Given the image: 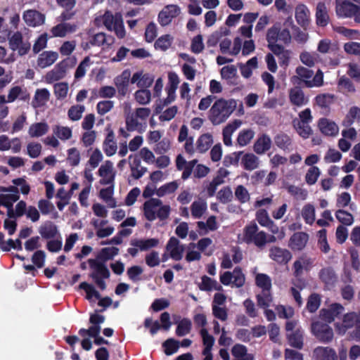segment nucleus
<instances>
[{"label": "nucleus", "instance_id": "f257e3e1", "mask_svg": "<svg viewBox=\"0 0 360 360\" xmlns=\"http://www.w3.org/2000/svg\"><path fill=\"white\" fill-rule=\"evenodd\" d=\"M237 103L233 99H217L209 111L208 118L214 125L220 124L226 121L236 110Z\"/></svg>", "mask_w": 360, "mask_h": 360}, {"label": "nucleus", "instance_id": "f03ea898", "mask_svg": "<svg viewBox=\"0 0 360 360\" xmlns=\"http://www.w3.org/2000/svg\"><path fill=\"white\" fill-rule=\"evenodd\" d=\"M313 75L314 72L311 70L303 66H298L295 70V75L291 77V82L297 84H300L302 82L309 88L321 86L323 84V72L318 70L313 79H310Z\"/></svg>", "mask_w": 360, "mask_h": 360}, {"label": "nucleus", "instance_id": "7ed1b4c3", "mask_svg": "<svg viewBox=\"0 0 360 360\" xmlns=\"http://www.w3.org/2000/svg\"><path fill=\"white\" fill-rule=\"evenodd\" d=\"M162 204V201L158 198H151L146 201L143 204L146 219L150 221H154L157 217L160 220L167 219L169 215L170 207Z\"/></svg>", "mask_w": 360, "mask_h": 360}, {"label": "nucleus", "instance_id": "20e7f679", "mask_svg": "<svg viewBox=\"0 0 360 360\" xmlns=\"http://www.w3.org/2000/svg\"><path fill=\"white\" fill-rule=\"evenodd\" d=\"M88 263L90 268L94 270L90 274V277L101 290H105L106 283L104 280L109 278L110 276V271L105 264L95 259H89Z\"/></svg>", "mask_w": 360, "mask_h": 360}, {"label": "nucleus", "instance_id": "39448f33", "mask_svg": "<svg viewBox=\"0 0 360 360\" xmlns=\"http://www.w3.org/2000/svg\"><path fill=\"white\" fill-rule=\"evenodd\" d=\"M311 333L322 342H330L334 338L333 328L327 323L321 321H314L311 326Z\"/></svg>", "mask_w": 360, "mask_h": 360}, {"label": "nucleus", "instance_id": "423d86ee", "mask_svg": "<svg viewBox=\"0 0 360 360\" xmlns=\"http://www.w3.org/2000/svg\"><path fill=\"white\" fill-rule=\"evenodd\" d=\"M335 326L336 331L341 335L345 334L349 328L353 327L360 328V311L344 314L342 323H336Z\"/></svg>", "mask_w": 360, "mask_h": 360}, {"label": "nucleus", "instance_id": "0eeeda50", "mask_svg": "<svg viewBox=\"0 0 360 360\" xmlns=\"http://www.w3.org/2000/svg\"><path fill=\"white\" fill-rule=\"evenodd\" d=\"M180 8L177 5H167L158 14V22L162 27L167 26L172 22L174 18L180 14Z\"/></svg>", "mask_w": 360, "mask_h": 360}, {"label": "nucleus", "instance_id": "6e6552de", "mask_svg": "<svg viewBox=\"0 0 360 360\" xmlns=\"http://www.w3.org/2000/svg\"><path fill=\"white\" fill-rule=\"evenodd\" d=\"M165 250L172 259L179 261L183 258L185 248L178 238L172 236L167 241Z\"/></svg>", "mask_w": 360, "mask_h": 360}, {"label": "nucleus", "instance_id": "1a4fd4ad", "mask_svg": "<svg viewBox=\"0 0 360 360\" xmlns=\"http://www.w3.org/2000/svg\"><path fill=\"white\" fill-rule=\"evenodd\" d=\"M130 77L131 72L129 70H124L120 75L114 79V83L117 89L118 98L121 99L127 94Z\"/></svg>", "mask_w": 360, "mask_h": 360}, {"label": "nucleus", "instance_id": "9d476101", "mask_svg": "<svg viewBox=\"0 0 360 360\" xmlns=\"http://www.w3.org/2000/svg\"><path fill=\"white\" fill-rule=\"evenodd\" d=\"M22 18L29 27H38L44 24L45 15L39 11L34 9H29L23 13Z\"/></svg>", "mask_w": 360, "mask_h": 360}, {"label": "nucleus", "instance_id": "9b49d317", "mask_svg": "<svg viewBox=\"0 0 360 360\" xmlns=\"http://www.w3.org/2000/svg\"><path fill=\"white\" fill-rule=\"evenodd\" d=\"M344 311V307L340 304L335 303L330 304L327 309H322L320 311V317L325 321L331 323L336 317Z\"/></svg>", "mask_w": 360, "mask_h": 360}, {"label": "nucleus", "instance_id": "f8f14e48", "mask_svg": "<svg viewBox=\"0 0 360 360\" xmlns=\"http://www.w3.org/2000/svg\"><path fill=\"white\" fill-rule=\"evenodd\" d=\"M357 6L348 1L336 0V13L339 16L354 17L357 11Z\"/></svg>", "mask_w": 360, "mask_h": 360}, {"label": "nucleus", "instance_id": "ddd939ff", "mask_svg": "<svg viewBox=\"0 0 360 360\" xmlns=\"http://www.w3.org/2000/svg\"><path fill=\"white\" fill-rule=\"evenodd\" d=\"M269 257L279 264H287L292 258L291 253L286 249L273 246L269 249Z\"/></svg>", "mask_w": 360, "mask_h": 360}, {"label": "nucleus", "instance_id": "4468645a", "mask_svg": "<svg viewBox=\"0 0 360 360\" xmlns=\"http://www.w3.org/2000/svg\"><path fill=\"white\" fill-rule=\"evenodd\" d=\"M67 67L66 60L59 62L52 70L46 74V80L49 82H53L63 79L65 76Z\"/></svg>", "mask_w": 360, "mask_h": 360}, {"label": "nucleus", "instance_id": "2eb2a0df", "mask_svg": "<svg viewBox=\"0 0 360 360\" xmlns=\"http://www.w3.org/2000/svg\"><path fill=\"white\" fill-rule=\"evenodd\" d=\"M58 58V53L56 51H46L39 54L37 58V65L41 68H45L53 64Z\"/></svg>", "mask_w": 360, "mask_h": 360}, {"label": "nucleus", "instance_id": "dca6fc26", "mask_svg": "<svg viewBox=\"0 0 360 360\" xmlns=\"http://www.w3.org/2000/svg\"><path fill=\"white\" fill-rule=\"evenodd\" d=\"M257 226H249V242L251 241L260 249L264 248L267 243L266 235L264 232L260 231L257 233L252 234L257 231Z\"/></svg>", "mask_w": 360, "mask_h": 360}, {"label": "nucleus", "instance_id": "f3484780", "mask_svg": "<svg viewBox=\"0 0 360 360\" xmlns=\"http://www.w3.org/2000/svg\"><path fill=\"white\" fill-rule=\"evenodd\" d=\"M159 243V239L155 238L134 239L131 241V245L138 248L141 251H148L151 248H156Z\"/></svg>", "mask_w": 360, "mask_h": 360}, {"label": "nucleus", "instance_id": "a211bd4d", "mask_svg": "<svg viewBox=\"0 0 360 360\" xmlns=\"http://www.w3.org/2000/svg\"><path fill=\"white\" fill-rule=\"evenodd\" d=\"M39 233L43 238L48 240L54 238L58 235V231L56 224L51 221H47L39 227Z\"/></svg>", "mask_w": 360, "mask_h": 360}, {"label": "nucleus", "instance_id": "6ab92c4d", "mask_svg": "<svg viewBox=\"0 0 360 360\" xmlns=\"http://www.w3.org/2000/svg\"><path fill=\"white\" fill-rule=\"evenodd\" d=\"M103 149L105 155L108 157L113 155L117 149V143L115 141V134L110 129L103 141Z\"/></svg>", "mask_w": 360, "mask_h": 360}, {"label": "nucleus", "instance_id": "aec40b11", "mask_svg": "<svg viewBox=\"0 0 360 360\" xmlns=\"http://www.w3.org/2000/svg\"><path fill=\"white\" fill-rule=\"evenodd\" d=\"M318 125L321 132L327 136H335L338 132V125L327 118L321 119Z\"/></svg>", "mask_w": 360, "mask_h": 360}, {"label": "nucleus", "instance_id": "412c9836", "mask_svg": "<svg viewBox=\"0 0 360 360\" xmlns=\"http://www.w3.org/2000/svg\"><path fill=\"white\" fill-rule=\"evenodd\" d=\"M307 240V234L302 232L295 233L290 238L289 245L293 250H301L305 247Z\"/></svg>", "mask_w": 360, "mask_h": 360}, {"label": "nucleus", "instance_id": "4be33fe9", "mask_svg": "<svg viewBox=\"0 0 360 360\" xmlns=\"http://www.w3.org/2000/svg\"><path fill=\"white\" fill-rule=\"evenodd\" d=\"M49 98L50 93L47 89H37L32 101V105L35 108L41 107L45 105Z\"/></svg>", "mask_w": 360, "mask_h": 360}, {"label": "nucleus", "instance_id": "5701e85b", "mask_svg": "<svg viewBox=\"0 0 360 360\" xmlns=\"http://www.w3.org/2000/svg\"><path fill=\"white\" fill-rule=\"evenodd\" d=\"M316 24L319 26L325 27L328 25L330 18L324 3L319 2L316 9Z\"/></svg>", "mask_w": 360, "mask_h": 360}, {"label": "nucleus", "instance_id": "b1692460", "mask_svg": "<svg viewBox=\"0 0 360 360\" xmlns=\"http://www.w3.org/2000/svg\"><path fill=\"white\" fill-rule=\"evenodd\" d=\"M319 277L328 288L334 286L337 282L336 274L331 267H327L321 269L319 273Z\"/></svg>", "mask_w": 360, "mask_h": 360}, {"label": "nucleus", "instance_id": "393cba45", "mask_svg": "<svg viewBox=\"0 0 360 360\" xmlns=\"http://www.w3.org/2000/svg\"><path fill=\"white\" fill-rule=\"evenodd\" d=\"M316 360H336L335 351L329 347H319L314 350Z\"/></svg>", "mask_w": 360, "mask_h": 360}, {"label": "nucleus", "instance_id": "a878e982", "mask_svg": "<svg viewBox=\"0 0 360 360\" xmlns=\"http://www.w3.org/2000/svg\"><path fill=\"white\" fill-rule=\"evenodd\" d=\"M289 98L290 102L297 106H300L307 102L304 91L297 86L290 90Z\"/></svg>", "mask_w": 360, "mask_h": 360}, {"label": "nucleus", "instance_id": "bb28decb", "mask_svg": "<svg viewBox=\"0 0 360 360\" xmlns=\"http://www.w3.org/2000/svg\"><path fill=\"white\" fill-rule=\"evenodd\" d=\"M75 30V25L70 23H60L53 27L51 32L53 37H64L68 32H72Z\"/></svg>", "mask_w": 360, "mask_h": 360}, {"label": "nucleus", "instance_id": "cd10ccee", "mask_svg": "<svg viewBox=\"0 0 360 360\" xmlns=\"http://www.w3.org/2000/svg\"><path fill=\"white\" fill-rule=\"evenodd\" d=\"M198 287L199 289L202 291H211L212 290H221L222 289V287L217 281L205 275L202 276L201 283L199 284Z\"/></svg>", "mask_w": 360, "mask_h": 360}, {"label": "nucleus", "instance_id": "c85d7f7f", "mask_svg": "<svg viewBox=\"0 0 360 360\" xmlns=\"http://www.w3.org/2000/svg\"><path fill=\"white\" fill-rule=\"evenodd\" d=\"M49 131V125L46 122H37L32 124L28 130L30 137H40L46 134Z\"/></svg>", "mask_w": 360, "mask_h": 360}, {"label": "nucleus", "instance_id": "c756f323", "mask_svg": "<svg viewBox=\"0 0 360 360\" xmlns=\"http://www.w3.org/2000/svg\"><path fill=\"white\" fill-rule=\"evenodd\" d=\"M212 136L210 134H204L201 135L197 140L196 149L200 153H205L212 144Z\"/></svg>", "mask_w": 360, "mask_h": 360}, {"label": "nucleus", "instance_id": "7c9ffc66", "mask_svg": "<svg viewBox=\"0 0 360 360\" xmlns=\"http://www.w3.org/2000/svg\"><path fill=\"white\" fill-rule=\"evenodd\" d=\"M295 18L301 26L304 27L308 24L309 10L304 4H300L296 7Z\"/></svg>", "mask_w": 360, "mask_h": 360}, {"label": "nucleus", "instance_id": "2f4dec72", "mask_svg": "<svg viewBox=\"0 0 360 360\" xmlns=\"http://www.w3.org/2000/svg\"><path fill=\"white\" fill-rule=\"evenodd\" d=\"M271 143L270 138L264 134L257 140L254 145V150L257 154H262L270 148Z\"/></svg>", "mask_w": 360, "mask_h": 360}, {"label": "nucleus", "instance_id": "473e14b6", "mask_svg": "<svg viewBox=\"0 0 360 360\" xmlns=\"http://www.w3.org/2000/svg\"><path fill=\"white\" fill-rule=\"evenodd\" d=\"M253 274L255 275V283L257 286L262 288V291L269 292L271 288V281L270 278L264 274L256 273L253 271Z\"/></svg>", "mask_w": 360, "mask_h": 360}, {"label": "nucleus", "instance_id": "72a5a7b5", "mask_svg": "<svg viewBox=\"0 0 360 360\" xmlns=\"http://www.w3.org/2000/svg\"><path fill=\"white\" fill-rule=\"evenodd\" d=\"M118 253L119 248L116 247L104 248L101 249L96 260L105 264L106 261L112 259L115 256L118 255Z\"/></svg>", "mask_w": 360, "mask_h": 360}, {"label": "nucleus", "instance_id": "f704fd0d", "mask_svg": "<svg viewBox=\"0 0 360 360\" xmlns=\"http://www.w3.org/2000/svg\"><path fill=\"white\" fill-rule=\"evenodd\" d=\"M122 15L116 13L115 15L112 12L107 11L102 16L103 23L108 31H112V27L117 20L122 18Z\"/></svg>", "mask_w": 360, "mask_h": 360}, {"label": "nucleus", "instance_id": "c9c22d12", "mask_svg": "<svg viewBox=\"0 0 360 360\" xmlns=\"http://www.w3.org/2000/svg\"><path fill=\"white\" fill-rule=\"evenodd\" d=\"M173 39L174 38L170 34H164L155 41L154 47L155 49L165 51L172 46Z\"/></svg>", "mask_w": 360, "mask_h": 360}, {"label": "nucleus", "instance_id": "e433bc0d", "mask_svg": "<svg viewBox=\"0 0 360 360\" xmlns=\"http://www.w3.org/2000/svg\"><path fill=\"white\" fill-rule=\"evenodd\" d=\"M192 328V323L189 319L184 318L178 323L176 334L179 337L188 334Z\"/></svg>", "mask_w": 360, "mask_h": 360}, {"label": "nucleus", "instance_id": "4c0bfd02", "mask_svg": "<svg viewBox=\"0 0 360 360\" xmlns=\"http://www.w3.org/2000/svg\"><path fill=\"white\" fill-rule=\"evenodd\" d=\"M125 123L128 131L141 132L142 124L138 121V117L134 114L128 115L126 117Z\"/></svg>", "mask_w": 360, "mask_h": 360}, {"label": "nucleus", "instance_id": "58836bf2", "mask_svg": "<svg viewBox=\"0 0 360 360\" xmlns=\"http://www.w3.org/2000/svg\"><path fill=\"white\" fill-rule=\"evenodd\" d=\"M53 134L60 140L66 141L72 137V129L68 127L56 125L53 128Z\"/></svg>", "mask_w": 360, "mask_h": 360}, {"label": "nucleus", "instance_id": "ea45409f", "mask_svg": "<svg viewBox=\"0 0 360 360\" xmlns=\"http://www.w3.org/2000/svg\"><path fill=\"white\" fill-rule=\"evenodd\" d=\"M191 210L192 216L195 219H200L207 210V203L205 201H194Z\"/></svg>", "mask_w": 360, "mask_h": 360}, {"label": "nucleus", "instance_id": "a19ab883", "mask_svg": "<svg viewBox=\"0 0 360 360\" xmlns=\"http://www.w3.org/2000/svg\"><path fill=\"white\" fill-rule=\"evenodd\" d=\"M79 288L81 290H84L86 292V298L87 300H91L93 297L96 299L101 298L100 293L95 289L94 286L91 284H89L86 282H82Z\"/></svg>", "mask_w": 360, "mask_h": 360}, {"label": "nucleus", "instance_id": "79ce46f5", "mask_svg": "<svg viewBox=\"0 0 360 360\" xmlns=\"http://www.w3.org/2000/svg\"><path fill=\"white\" fill-rule=\"evenodd\" d=\"M162 347L165 349V354L170 356L177 352L179 347V342L173 338H169L163 342Z\"/></svg>", "mask_w": 360, "mask_h": 360}, {"label": "nucleus", "instance_id": "37998d69", "mask_svg": "<svg viewBox=\"0 0 360 360\" xmlns=\"http://www.w3.org/2000/svg\"><path fill=\"white\" fill-rule=\"evenodd\" d=\"M135 100L141 105L148 103L151 98L150 91L146 89H139L135 92Z\"/></svg>", "mask_w": 360, "mask_h": 360}, {"label": "nucleus", "instance_id": "c03bdc74", "mask_svg": "<svg viewBox=\"0 0 360 360\" xmlns=\"http://www.w3.org/2000/svg\"><path fill=\"white\" fill-rule=\"evenodd\" d=\"M233 192L229 186H225L221 188L217 195L219 201L223 204L231 202L233 199Z\"/></svg>", "mask_w": 360, "mask_h": 360}, {"label": "nucleus", "instance_id": "a18cd8bd", "mask_svg": "<svg viewBox=\"0 0 360 360\" xmlns=\"http://www.w3.org/2000/svg\"><path fill=\"white\" fill-rule=\"evenodd\" d=\"M111 42L108 43L106 34L103 32H98L96 34H94L91 39L89 40V43L91 46H101L107 44L108 45H110L113 42V38L110 37Z\"/></svg>", "mask_w": 360, "mask_h": 360}, {"label": "nucleus", "instance_id": "49530a36", "mask_svg": "<svg viewBox=\"0 0 360 360\" xmlns=\"http://www.w3.org/2000/svg\"><path fill=\"white\" fill-rule=\"evenodd\" d=\"M178 188V184L176 181L167 183L160 186L156 191V194L159 197H162L166 194L174 193Z\"/></svg>", "mask_w": 360, "mask_h": 360}, {"label": "nucleus", "instance_id": "de8ad7c7", "mask_svg": "<svg viewBox=\"0 0 360 360\" xmlns=\"http://www.w3.org/2000/svg\"><path fill=\"white\" fill-rule=\"evenodd\" d=\"M85 108L82 105L72 106L68 112L69 118L72 121H77L81 119Z\"/></svg>", "mask_w": 360, "mask_h": 360}, {"label": "nucleus", "instance_id": "09e8293b", "mask_svg": "<svg viewBox=\"0 0 360 360\" xmlns=\"http://www.w3.org/2000/svg\"><path fill=\"white\" fill-rule=\"evenodd\" d=\"M285 188L288 191L297 199L304 200L307 198V191L294 185L286 184Z\"/></svg>", "mask_w": 360, "mask_h": 360}, {"label": "nucleus", "instance_id": "8fccbe9b", "mask_svg": "<svg viewBox=\"0 0 360 360\" xmlns=\"http://www.w3.org/2000/svg\"><path fill=\"white\" fill-rule=\"evenodd\" d=\"M268 46L274 54L281 56L283 62H285V60H288L289 58L290 52L285 50L283 46L277 44L276 43L268 44Z\"/></svg>", "mask_w": 360, "mask_h": 360}, {"label": "nucleus", "instance_id": "3c124183", "mask_svg": "<svg viewBox=\"0 0 360 360\" xmlns=\"http://www.w3.org/2000/svg\"><path fill=\"white\" fill-rule=\"evenodd\" d=\"M20 195L0 194V206L6 207V208L13 207L15 202L18 201Z\"/></svg>", "mask_w": 360, "mask_h": 360}, {"label": "nucleus", "instance_id": "603ef678", "mask_svg": "<svg viewBox=\"0 0 360 360\" xmlns=\"http://www.w3.org/2000/svg\"><path fill=\"white\" fill-rule=\"evenodd\" d=\"M54 94L58 99H63L67 96L68 85L65 82L57 83L53 86Z\"/></svg>", "mask_w": 360, "mask_h": 360}, {"label": "nucleus", "instance_id": "864d4df0", "mask_svg": "<svg viewBox=\"0 0 360 360\" xmlns=\"http://www.w3.org/2000/svg\"><path fill=\"white\" fill-rule=\"evenodd\" d=\"M48 35L46 33L41 34L35 41L32 51L34 53H39L47 45Z\"/></svg>", "mask_w": 360, "mask_h": 360}, {"label": "nucleus", "instance_id": "5fc2aeb1", "mask_svg": "<svg viewBox=\"0 0 360 360\" xmlns=\"http://www.w3.org/2000/svg\"><path fill=\"white\" fill-rule=\"evenodd\" d=\"M46 259V253L44 250H37L32 256V262L37 268L44 266Z\"/></svg>", "mask_w": 360, "mask_h": 360}, {"label": "nucleus", "instance_id": "6e6d98bb", "mask_svg": "<svg viewBox=\"0 0 360 360\" xmlns=\"http://www.w3.org/2000/svg\"><path fill=\"white\" fill-rule=\"evenodd\" d=\"M68 161L72 167H76L80 162V153L76 148L68 150Z\"/></svg>", "mask_w": 360, "mask_h": 360}, {"label": "nucleus", "instance_id": "4d7b16f0", "mask_svg": "<svg viewBox=\"0 0 360 360\" xmlns=\"http://www.w3.org/2000/svg\"><path fill=\"white\" fill-rule=\"evenodd\" d=\"M91 63V60L89 56L85 57L82 61L77 66L75 72V79H80L83 77L86 74V68Z\"/></svg>", "mask_w": 360, "mask_h": 360}, {"label": "nucleus", "instance_id": "13d9d810", "mask_svg": "<svg viewBox=\"0 0 360 360\" xmlns=\"http://www.w3.org/2000/svg\"><path fill=\"white\" fill-rule=\"evenodd\" d=\"M23 41L22 34L20 32H15L10 38H8L9 47L13 51H16L22 41Z\"/></svg>", "mask_w": 360, "mask_h": 360}, {"label": "nucleus", "instance_id": "bf43d9fd", "mask_svg": "<svg viewBox=\"0 0 360 360\" xmlns=\"http://www.w3.org/2000/svg\"><path fill=\"white\" fill-rule=\"evenodd\" d=\"M114 106V102L112 101H99L96 105L97 112L103 115L110 111Z\"/></svg>", "mask_w": 360, "mask_h": 360}, {"label": "nucleus", "instance_id": "052dcab7", "mask_svg": "<svg viewBox=\"0 0 360 360\" xmlns=\"http://www.w3.org/2000/svg\"><path fill=\"white\" fill-rule=\"evenodd\" d=\"M42 146L39 143L31 142L27 146V155L32 158H38L41 152Z\"/></svg>", "mask_w": 360, "mask_h": 360}, {"label": "nucleus", "instance_id": "680f3d73", "mask_svg": "<svg viewBox=\"0 0 360 360\" xmlns=\"http://www.w3.org/2000/svg\"><path fill=\"white\" fill-rule=\"evenodd\" d=\"M191 49L193 53H200L204 49V44L202 41V37L201 34H198L191 41Z\"/></svg>", "mask_w": 360, "mask_h": 360}, {"label": "nucleus", "instance_id": "e2e57ef3", "mask_svg": "<svg viewBox=\"0 0 360 360\" xmlns=\"http://www.w3.org/2000/svg\"><path fill=\"white\" fill-rule=\"evenodd\" d=\"M337 219L345 225H351L353 223L354 218L353 216L342 210H339L336 212Z\"/></svg>", "mask_w": 360, "mask_h": 360}, {"label": "nucleus", "instance_id": "0e129e2a", "mask_svg": "<svg viewBox=\"0 0 360 360\" xmlns=\"http://www.w3.org/2000/svg\"><path fill=\"white\" fill-rule=\"evenodd\" d=\"M333 101V96L330 94H320L316 97L317 105L321 108H328Z\"/></svg>", "mask_w": 360, "mask_h": 360}, {"label": "nucleus", "instance_id": "69168bd1", "mask_svg": "<svg viewBox=\"0 0 360 360\" xmlns=\"http://www.w3.org/2000/svg\"><path fill=\"white\" fill-rule=\"evenodd\" d=\"M302 217L304 218L305 221L311 224L315 219V210L313 205H306L302 210Z\"/></svg>", "mask_w": 360, "mask_h": 360}, {"label": "nucleus", "instance_id": "338daca9", "mask_svg": "<svg viewBox=\"0 0 360 360\" xmlns=\"http://www.w3.org/2000/svg\"><path fill=\"white\" fill-rule=\"evenodd\" d=\"M146 264L149 267H155L160 264L159 254L157 251L153 250L147 254L145 257Z\"/></svg>", "mask_w": 360, "mask_h": 360}, {"label": "nucleus", "instance_id": "774afa93", "mask_svg": "<svg viewBox=\"0 0 360 360\" xmlns=\"http://www.w3.org/2000/svg\"><path fill=\"white\" fill-rule=\"evenodd\" d=\"M320 175L319 169L316 167H311L305 176L306 181L309 185L314 184Z\"/></svg>", "mask_w": 360, "mask_h": 360}]
</instances>
